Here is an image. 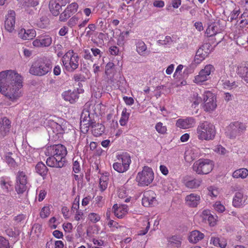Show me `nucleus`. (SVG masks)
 <instances>
[{
    "instance_id": "1",
    "label": "nucleus",
    "mask_w": 248,
    "mask_h": 248,
    "mask_svg": "<svg viewBox=\"0 0 248 248\" xmlns=\"http://www.w3.org/2000/svg\"><path fill=\"white\" fill-rule=\"evenodd\" d=\"M22 80V77L14 71L0 72V92L12 101L17 99L21 95Z\"/></svg>"
},
{
    "instance_id": "2",
    "label": "nucleus",
    "mask_w": 248,
    "mask_h": 248,
    "mask_svg": "<svg viewBox=\"0 0 248 248\" xmlns=\"http://www.w3.org/2000/svg\"><path fill=\"white\" fill-rule=\"evenodd\" d=\"M197 134L199 140H213L216 135L215 127L207 121L201 123L197 128Z\"/></svg>"
},
{
    "instance_id": "3",
    "label": "nucleus",
    "mask_w": 248,
    "mask_h": 248,
    "mask_svg": "<svg viewBox=\"0 0 248 248\" xmlns=\"http://www.w3.org/2000/svg\"><path fill=\"white\" fill-rule=\"evenodd\" d=\"M62 61L65 70L68 72H73L78 67V56L73 50L67 51L62 56Z\"/></svg>"
},
{
    "instance_id": "4",
    "label": "nucleus",
    "mask_w": 248,
    "mask_h": 248,
    "mask_svg": "<svg viewBox=\"0 0 248 248\" xmlns=\"http://www.w3.org/2000/svg\"><path fill=\"white\" fill-rule=\"evenodd\" d=\"M52 68L50 62L39 59L35 62L31 67L30 73L38 76H42L50 72Z\"/></svg>"
},
{
    "instance_id": "5",
    "label": "nucleus",
    "mask_w": 248,
    "mask_h": 248,
    "mask_svg": "<svg viewBox=\"0 0 248 248\" xmlns=\"http://www.w3.org/2000/svg\"><path fill=\"white\" fill-rule=\"evenodd\" d=\"M213 166L212 161L209 159H200L194 163L193 169L198 174H207L211 171Z\"/></svg>"
},
{
    "instance_id": "6",
    "label": "nucleus",
    "mask_w": 248,
    "mask_h": 248,
    "mask_svg": "<svg viewBox=\"0 0 248 248\" xmlns=\"http://www.w3.org/2000/svg\"><path fill=\"white\" fill-rule=\"evenodd\" d=\"M154 179V173L151 168L145 166L141 172L138 173L136 181L141 186H148Z\"/></svg>"
},
{
    "instance_id": "7",
    "label": "nucleus",
    "mask_w": 248,
    "mask_h": 248,
    "mask_svg": "<svg viewBox=\"0 0 248 248\" xmlns=\"http://www.w3.org/2000/svg\"><path fill=\"white\" fill-rule=\"evenodd\" d=\"M118 160L117 162L113 164V169L120 173L126 171L128 169L131 163L130 155L127 153L119 155L118 156Z\"/></svg>"
},
{
    "instance_id": "8",
    "label": "nucleus",
    "mask_w": 248,
    "mask_h": 248,
    "mask_svg": "<svg viewBox=\"0 0 248 248\" xmlns=\"http://www.w3.org/2000/svg\"><path fill=\"white\" fill-rule=\"evenodd\" d=\"M246 129V126L245 124L239 122H234L231 123L227 127L226 133L229 138L234 139L241 135Z\"/></svg>"
},
{
    "instance_id": "9",
    "label": "nucleus",
    "mask_w": 248,
    "mask_h": 248,
    "mask_svg": "<svg viewBox=\"0 0 248 248\" xmlns=\"http://www.w3.org/2000/svg\"><path fill=\"white\" fill-rule=\"evenodd\" d=\"M93 114H91L89 111L84 110L81 116L80 129L83 133H87L90 127H92L95 121L93 119Z\"/></svg>"
},
{
    "instance_id": "10",
    "label": "nucleus",
    "mask_w": 248,
    "mask_h": 248,
    "mask_svg": "<svg viewBox=\"0 0 248 248\" xmlns=\"http://www.w3.org/2000/svg\"><path fill=\"white\" fill-rule=\"evenodd\" d=\"M203 101L204 102L203 108L205 111H213L216 108V97L210 92L207 91L204 93L203 94Z\"/></svg>"
},
{
    "instance_id": "11",
    "label": "nucleus",
    "mask_w": 248,
    "mask_h": 248,
    "mask_svg": "<svg viewBox=\"0 0 248 248\" xmlns=\"http://www.w3.org/2000/svg\"><path fill=\"white\" fill-rule=\"evenodd\" d=\"M27 176L23 171H18L16 178V190L18 194L23 193L27 189Z\"/></svg>"
},
{
    "instance_id": "12",
    "label": "nucleus",
    "mask_w": 248,
    "mask_h": 248,
    "mask_svg": "<svg viewBox=\"0 0 248 248\" xmlns=\"http://www.w3.org/2000/svg\"><path fill=\"white\" fill-rule=\"evenodd\" d=\"M215 70V68L211 64H207L204 68L202 69L199 75L195 78V82L196 83L200 84L205 81L207 80L210 78V75Z\"/></svg>"
},
{
    "instance_id": "13",
    "label": "nucleus",
    "mask_w": 248,
    "mask_h": 248,
    "mask_svg": "<svg viewBox=\"0 0 248 248\" xmlns=\"http://www.w3.org/2000/svg\"><path fill=\"white\" fill-rule=\"evenodd\" d=\"M48 150L50 152L51 155H54L65 161V156L67 155V152L64 145L61 144H54L48 147Z\"/></svg>"
},
{
    "instance_id": "14",
    "label": "nucleus",
    "mask_w": 248,
    "mask_h": 248,
    "mask_svg": "<svg viewBox=\"0 0 248 248\" xmlns=\"http://www.w3.org/2000/svg\"><path fill=\"white\" fill-rule=\"evenodd\" d=\"M156 194L152 190L145 191L142 199V203L144 206L148 207L154 205L156 202Z\"/></svg>"
},
{
    "instance_id": "15",
    "label": "nucleus",
    "mask_w": 248,
    "mask_h": 248,
    "mask_svg": "<svg viewBox=\"0 0 248 248\" xmlns=\"http://www.w3.org/2000/svg\"><path fill=\"white\" fill-rule=\"evenodd\" d=\"M6 17L5 28L8 31L12 32L15 27V12L14 11H10Z\"/></svg>"
},
{
    "instance_id": "16",
    "label": "nucleus",
    "mask_w": 248,
    "mask_h": 248,
    "mask_svg": "<svg viewBox=\"0 0 248 248\" xmlns=\"http://www.w3.org/2000/svg\"><path fill=\"white\" fill-rule=\"evenodd\" d=\"M11 128V122L9 119L4 117L0 120V135L4 137L9 132Z\"/></svg>"
},
{
    "instance_id": "17",
    "label": "nucleus",
    "mask_w": 248,
    "mask_h": 248,
    "mask_svg": "<svg viewBox=\"0 0 248 248\" xmlns=\"http://www.w3.org/2000/svg\"><path fill=\"white\" fill-rule=\"evenodd\" d=\"M195 120L193 118L188 117L186 119H179L177 121L176 125L177 127L186 129L194 126Z\"/></svg>"
},
{
    "instance_id": "18",
    "label": "nucleus",
    "mask_w": 248,
    "mask_h": 248,
    "mask_svg": "<svg viewBox=\"0 0 248 248\" xmlns=\"http://www.w3.org/2000/svg\"><path fill=\"white\" fill-rule=\"evenodd\" d=\"M64 162V160L61 159L54 155H51V156L47 158L46 161V163L48 166L58 168H62Z\"/></svg>"
},
{
    "instance_id": "19",
    "label": "nucleus",
    "mask_w": 248,
    "mask_h": 248,
    "mask_svg": "<svg viewBox=\"0 0 248 248\" xmlns=\"http://www.w3.org/2000/svg\"><path fill=\"white\" fill-rule=\"evenodd\" d=\"M200 196L195 193H191L186 197L185 201L187 205L191 207H196L199 204Z\"/></svg>"
},
{
    "instance_id": "20",
    "label": "nucleus",
    "mask_w": 248,
    "mask_h": 248,
    "mask_svg": "<svg viewBox=\"0 0 248 248\" xmlns=\"http://www.w3.org/2000/svg\"><path fill=\"white\" fill-rule=\"evenodd\" d=\"M19 37L23 40H31L36 36V31L33 29H21L18 32Z\"/></svg>"
},
{
    "instance_id": "21",
    "label": "nucleus",
    "mask_w": 248,
    "mask_h": 248,
    "mask_svg": "<svg viewBox=\"0 0 248 248\" xmlns=\"http://www.w3.org/2000/svg\"><path fill=\"white\" fill-rule=\"evenodd\" d=\"M62 95L65 101H69L71 103L76 102L78 98V93L76 90L65 91Z\"/></svg>"
},
{
    "instance_id": "22",
    "label": "nucleus",
    "mask_w": 248,
    "mask_h": 248,
    "mask_svg": "<svg viewBox=\"0 0 248 248\" xmlns=\"http://www.w3.org/2000/svg\"><path fill=\"white\" fill-rule=\"evenodd\" d=\"M204 235L200 231L195 230L191 232L188 239L190 242L192 243H196L202 239Z\"/></svg>"
},
{
    "instance_id": "23",
    "label": "nucleus",
    "mask_w": 248,
    "mask_h": 248,
    "mask_svg": "<svg viewBox=\"0 0 248 248\" xmlns=\"http://www.w3.org/2000/svg\"><path fill=\"white\" fill-rule=\"evenodd\" d=\"M237 73L244 80L248 83V64L239 66L237 69Z\"/></svg>"
},
{
    "instance_id": "24",
    "label": "nucleus",
    "mask_w": 248,
    "mask_h": 248,
    "mask_svg": "<svg viewBox=\"0 0 248 248\" xmlns=\"http://www.w3.org/2000/svg\"><path fill=\"white\" fill-rule=\"evenodd\" d=\"M62 6L54 0H50L49 3L50 11L54 16H58L60 13Z\"/></svg>"
},
{
    "instance_id": "25",
    "label": "nucleus",
    "mask_w": 248,
    "mask_h": 248,
    "mask_svg": "<svg viewBox=\"0 0 248 248\" xmlns=\"http://www.w3.org/2000/svg\"><path fill=\"white\" fill-rule=\"evenodd\" d=\"M245 198L243 193L238 192L235 194L232 201V204L234 207H240L245 202Z\"/></svg>"
},
{
    "instance_id": "26",
    "label": "nucleus",
    "mask_w": 248,
    "mask_h": 248,
    "mask_svg": "<svg viewBox=\"0 0 248 248\" xmlns=\"http://www.w3.org/2000/svg\"><path fill=\"white\" fill-rule=\"evenodd\" d=\"M36 172L44 178L47 173L48 169L42 162H38L35 166Z\"/></svg>"
},
{
    "instance_id": "27",
    "label": "nucleus",
    "mask_w": 248,
    "mask_h": 248,
    "mask_svg": "<svg viewBox=\"0 0 248 248\" xmlns=\"http://www.w3.org/2000/svg\"><path fill=\"white\" fill-rule=\"evenodd\" d=\"M66 124V122H65L63 120H61V122H60V124L56 122H53L51 124V125L53 128H55L56 134H62L65 132V125Z\"/></svg>"
},
{
    "instance_id": "28",
    "label": "nucleus",
    "mask_w": 248,
    "mask_h": 248,
    "mask_svg": "<svg viewBox=\"0 0 248 248\" xmlns=\"http://www.w3.org/2000/svg\"><path fill=\"white\" fill-rule=\"evenodd\" d=\"M92 133L95 137L101 136L105 131V126L101 124L94 123L92 126Z\"/></svg>"
},
{
    "instance_id": "29",
    "label": "nucleus",
    "mask_w": 248,
    "mask_h": 248,
    "mask_svg": "<svg viewBox=\"0 0 248 248\" xmlns=\"http://www.w3.org/2000/svg\"><path fill=\"white\" fill-rule=\"evenodd\" d=\"M23 6L25 9L26 11L29 14H32L33 11L29 10V8L30 7H34L38 4V1L37 0H23Z\"/></svg>"
},
{
    "instance_id": "30",
    "label": "nucleus",
    "mask_w": 248,
    "mask_h": 248,
    "mask_svg": "<svg viewBox=\"0 0 248 248\" xmlns=\"http://www.w3.org/2000/svg\"><path fill=\"white\" fill-rule=\"evenodd\" d=\"M167 244L169 246L179 248L181 245V239L177 236H172L168 238Z\"/></svg>"
},
{
    "instance_id": "31",
    "label": "nucleus",
    "mask_w": 248,
    "mask_h": 248,
    "mask_svg": "<svg viewBox=\"0 0 248 248\" xmlns=\"http://www.w3.org/2000/svg\"><path fill=\"white\" fill-rule=\"evenodd\" d=\"M248 175V170L245 168L238 169L232 173V176L235 178L244 179Z\"/></svg>"
},
{
    "instance_id": "32",
    "label": "nucleus",
    "mask_w": 248,
    "mask_h": 248,
    "mask_svg": "<svg viewBox=\"0 0 248 248\" xmlns=\"http://www.w3.org/2000/svg\"><path fill=\"white\" fill-rule=\"evenodd\" d=\"M136 46L137 51L140 55H142V53L147 50V46L141 40H137L136 41Z\"/></svg>"
},
{
    "instance_id": "33",
    "label": "nucleus",
    "mask_w": 248,
    "mask_h": 248,
    "mask_svg": "<svg viewBox=\"0 0 248 248\" xmlns=\"http://www.w3.org/2000/svg\"><path fill=\"white\" fill-rule=\"evenodd\" d=\"M202 183L201 179H194L185 183V186L189 188L193 189L198 188Z\"/></svg>"
},
{
    "instance_id": "34",
    "label": "nucleus",
    "mask_w": 248,
    "mask_h": 248,
    "mask_svg": "<svg viewBox=\"0 0 248 248\" xmlns=\"http://www.w3.org/2000/svg\"><path fill=\"white\" fill-rule=\"evenodd\" d=\"M36 24L38 28L45 29L49 24V19L46 16H43L37 21Z\"/></svg>"
},
{
    "instance_id": "35",
    "label": "nucleus",
    "mask_w": 248,
    "mask_h": 248,
    "mask_svg": "<svg viewBox=\"0 0 248 248\" xmlns=\"http://www.w3.org/2000/svg\"><path fill=\"white\" fill-rule=\"evenodd\" d=\"M218 32V27L215 24L209 25L206 31V34L208 37L215 35Z\"/></svg>"
},
{
    "instance_id": "36",
    "label": "nucleus",
    "mask_w": 248,
    "mask_h": 248,
    "mask_svg": "<svg viewBox=\"0 0 248 248\" xmlns=\"http://www.w3.org/2000/svg\"><path fill=\"white\" fill-rule=\"evenodd\" d=\"M129 115L130 114L127 112L126 108H124L122 112L121 118L119 121L120 124L122 126H124L126 124Z\"/></svg>"
},
{
    "instance_id": "37",
    "label": "nucleus",
    "mask_w": 248,
    "mask_h": 248,
    "mask_svg": "<svg viewBox=\"0 0 248 248\" xmlns=\"http://www.w3.org/2000/svg\"><path fill=\"white\" fill-rule=\"evenodd\" d=\"M13 154L9 152L5 155V160L7 164L11 167L16 168L17 166V163L16 162L14 158L12 156Z\"/></svg>"
},
{
    "instance_id": "38",
    "label": "nucleus",
    "mask_w": 248,
    "mask_h": 248,
    "mask_svg": "<svg viewBox=\"0 0 248 248\" xmlns=\"http://www.w3.org/2000/svg\"><path fill=\"white\" fill-rule=\"evenodd\" d=\"M211 241L212 242L213 245L216 247H219L221 248H224L227 245V243L225 241H221L218 237H212Z\"/></svg>"
},
{
    "instance_id": "39",
    "label": "nucleus",
    "mask_w": 248,
    "mask_h": 248,
    "mask_svg": "<svg viewBox=\"0 0 248 248\" xmlns=\"http://www.w3.org/2000/svg\"><path fill=\"white\" fill-rule=\"evenodd\" d=\"M219 83L220 85H221L223 88H233V87L237 86L235 84V82H231L229 80H220L219 81Z\"/></svg>"
},
{
    "instance_id": "40",
    "label": "nucleus",
    "mask_w": 248,
    "mask_h": 248,
    "mask_svg": "<svg viewBox=\"0 0 248 248\" xmlns=\"http://www.w3.org/2000/svg\"><path fill=\"white\" fill-rule=\"evenodd\" d=\"M42 47L49 46L52 43V39L49 36H46L44 37L40 38Z\"/></svg>"
},
{
    "instance_id": "41",
    "label": "nucleus",
    "mask_w": 248,
    "mask_h": 248,
    "mask_svg": "<svg viewBox=\"0 0 248 248\" xmlns=\"http://www.w3.org/2000/svg\"><path fill=\"white\" fill-rule=\"evenodd\" d=\"M172 42L173 40L169 36H166L164 40H159L157 41L158 44L164 46L170 45Z\"/></svg>"
},
{
    "instance_id": "42",
    "label": "nucleus",
    "mask_w": 248,
    "mask_h": 248,
    "mask_svg": "<svg viewBox=\"0 0 248 248\" xmlns=\"http://www.w3.org/2000/svg\"><path fill=\"white\" fill-rule=\"evenodd\" d=\"M72 14L69 12L68 9L66 8V9L62 12L60 16V20L61 21H65L68 18H69Z\"/></svg>"
},
{
    "instance_id": "43",
    "label": "nucleus",
    "mask_w": 248,
    "mask_h": 248,
    "mask_svg": "<svg viewBox=\"0 0 248 248\" xmlns=\"http://www.w3.org/2000/svg\"><path fill=\"white\" fill-rule=\"evenodd\" d=\"M50 213V208L48 206H45L41 209L40 215L42 218H45L48 217Z\"/></svg>"
},
{
    "instance_id": "44",
    "label": "nucleus",
    "mask_w": 248,
    "mask_h": 248,
    "mask_svg": "<svg viewBox=\"0 0 248 248\" xmlns=\"http://www.w3.org/2000/svg\"><path fill=\"white\" fill-rule=\"evenodd\" d=\"M155 129L156 131L160 134H165L167 131V128L165 126L163 125V124L161 122L157 123L155 125Z\"/></svg>"
},
{
    "instance_id": "45",
    "label": "nucleus",
    "mask_w": 248,
    "mask_h": 248,
    "mask_svg": "<svg viewBox=\"0 0 248 248\" xmlns=\"http://www.w3.org/2000/svg\"><path fill=\"white\" fill-rule=\"evenodd\" d=\"M96 29V26L94 24H90L85 29L84 32L86 33V36H90L92 35V31H94Z\"/></svg>"
},
{
    "instance_id": "46",
    "label": "nucleus",
    "mask_w": 248,
    "mask_h": 248,
    "mask_svg": "<svg viewBox=\"0 0 248 248\" xmlns=\"http://www.w3.org/2000/svg\"><path fill=\"white\" fill-rule=\"evenodd\" d=\"M114 215L118 218H121L123 217V213L120 211V209L118 207L117 204H115L113 207L112 209Z\"/></svg>"
},
{
    "instance_id": "47",
    "label": "nucleus",
    "mask_w": 248,
    "mask_h": 248,
    "mask_svg": "<svg viewBox=\"0 0 248 248\" xmlns=\"http://www.w3.org/2000/svg\"><path fill=\"white\" fill-rule=\"evenodd\" d=\"M78 4L76 2H73L70 5H69L67 8L68 9L69 12H70L72 15L77 12L78 8Z\"/></svg>"
},
{
    "instance_id": "48",
    "label": "nucleus",
    "mask_w": 248,
    "mask_h": 248,
    "mask_svg": "<svg viewBox=\"0 0 248 248\" xmlns=\"http://www.w3.org/2000/svg\"><path fill=\"white\" fill-rule=\"evenodd\" d=\"M0 186L4 192L7 193L9 192L11 185L8 182H6L4 180H1Z\"/></svg>"
},
{
    "instance_id": "49",
    "label": "nucleus",
    "mask_w": 248,
    "mask_h": 248,
    "mask_svg": "<svg viewBox=\"0 0 248 248\" xmlns=\"http://www.w3.org/2000/svg\"><path fill=\"white\" fill-rule=\"evenodd\" d=\"M9 243L7 240L0 236V248H9Z\"/></svg>"
},
{
    "instance_id": "50",
    "label": "nucleus",
    "mask_w": 248,
    "mask_h": 248,
    "mask_svg": "<svg viewBox=\"0 0 248 248\" xmlns=\"http://www.w3.org/2000/svg\"><path fill=\"white\" fill-rule=\"evenodd\" d=\"M214 206L215 209L219 213H222L225 210V207L219 202H217Z\"/></svg>"
},
{
    "instance_id": "51",
    "label": "nucleus",
    "mask_w": 248,
    "mask_h": 248,
    "mask_svg": "<svg viewBox=\"0 0 248 248\" xmlns=\"http://www.w3.org/2000/svg\"><path fill=\"white\" fill-rule=\"evenodd\" d=\"M89 218L92 222L96 223L100 220V217L97 214L91 213L89 215Z\"/></svg>"
},
{
    "instance_id": "52",
    "label": "nucleus",
    "mask_w": 248,
    "mask_h": 248,
    "mask_svg": "<svg viewBox=\"0 0 248 248\" xmlns=\"http://www.w3.org/2000/svg\"><path fill=\"white\" fill-rule=\"evenodd\" d=\"M26 218V216L23 214H19L14 217V220L16 224L22 223Z\"/></svg>"
},
{
    "instance_id": "53",
    "label": "nucleus",
    "mask_w": 248,
    "mask_h": 248,
    "mask_svg": "<svg viewBox=\"0 0 248 248\" xmlns=\"http://www.w3.org/2000/svg\"><path fill=\"white\" fill-rule=\"evenodd\" d=\"M42 231V225L38 224H34L31 229V232H33L34 233H36L37 235L39 234Z\"/></svg>"
},
{
    "instance_id": "54",
    "label": "nucleus",
    "mask_w": 248,
    "mask_h": 248,
    "mask_svg": "<svg viewBox=\"0 0 248 248\" xmlns=\"http://www.w3.org/2000/svg\"><path fill=\"white\" fill-rule=\"evenodd\" d=\"M78 20V18L76 16H73L71 18L67 23V25L70 27L71 28L73 27L75 25H76Z\"/></svg>"
},
{
    "instance_id": "55",
    "label": "nucleus",
    "mask_w": 248,
    "mask_h": 248,
    "mask_svg": "<svg viewBox=\"0 0 248 248\" xmlns=\"http://www.w3.org/2000/svg\"><path fill=\"white\" fill-rule=\"evenodd\" d=\"M193 97L194 98L195 100L193 101V103L192 106L194 105L195 106H197L199 105L200 103L202 102L203 99H202L201 97L198 96V94L197 93H194Z\"/></svg>"
},
{
    "instance_id": "56",
    "label": "nucleus",
    "mask_w": 248,
    "mask_h": 248,
    "mask_svg": "<svg viewBox=\"0 0 248 248\" xmlns=\"http://www.w3.org/2000/svg\"><path fill=\"white\" fill-rule=\"evenodd\" d=\"M6 232L10 237H15L19 234V231H13L12 229H7L6 230Z\"/></svg>"
},
{
    "instance_id": "57",
    "label": "nucleus",
    "mask_w": 248,
    "mask_h": 248,
    "mask_svg": "<svg viewBox=\"0 0 248 248\" xmlns=\"http://www.w3.org/2000/svg\"><path fill=\"white\" fill-rule=\"evenodd\" d=\"M202 48L203 49V51H205L209 54L212 51V48L210 43H205L201 46Z\"/></svg>"
},
{
    "instance_id": "58",
    "label": "nucleus",
    "mask_w": 248,
    "mask_h": 248,
    "mask_svg": "<svg viewBox=\"0 0 248 248\" xmlns=\"http://www.w3.org/2000/svg\"><path fill=\"white\" fill-rule=\"evenodd\" d=\"M205 57L204 56V54H196L194 58V61L196 63H200L202 61H203Z\"/></svg>"
},
{
    "instance_id": "59",
    "label": "nucleus",
    "mask_w": 248,
    "mask_h": 248,
    "mask_svg": "<svg viewBox=\"0 0 248 248\" xmlns=\"http://www.w3.org/2000/svg\"><path fill=\"white\" fill-rule=\"evenodd\" d=\"M114 67V64L112 62H108L105 68V73L107 75H108L110 73L109 71L111 69H112Z\"/></svg>"
},
{
    "instance_id": "60",
    "label": "nucleus",
    "mask_w": 248,
    "mask_h": 248,
    "mask_svg": "<svg viewBox=\"0 0 248 248\" xmlns=\"http://www.w3.org/2000/svg\"><path fill=\"white\" fill-rule=\"evenodd\" d=\"M83 216H84V214L81 210H77L76 212V214L75 216V219L77 221H79L80 219H83Z\"/></svg>"
},
{
    "instance_id": "61",
    "label": "nucleus",
    "mask_w": 248,
    "mask_h": 248,
    "mask_svg": "<svg viewBox=\"0 0 248 248\" xmlns=\"http://www.w3.org/2000/svg\"><path fill=\"white\" fill-rule=\"evenodd\" d=\"M79 198L77 200V198H76L75 201L72 206V210L73 212H75V210L77 211V210H79Z\"/></svg>"
},
{
    "instance_id": "62",
    "label": "nucleus",
    "mask_w": 248,
    "mask_h": 248,
    "mask_svg": "<svg viewBox=\"0 0 248 248\" xmlns=\"http://www.w3.org/2000/svg\"><path fill=\"white\" fill-rule=\"evenodd\" d=\"M109 51L112 55H116L118 54L119 49L118 47L116 46H112L109 47Z\"/></svg>"
},
{
    "instance_id": "63",
    "label": "nucleus",
    "mask_w": 248,
    "mask_h": 248,
    "mask_svg": "<svg viewBox=\"0 0 248 248\" xmlns=\"http://www.w3.org/2000/svg\"><path fill=\"white\" fill-rule=\"evenodd\" d=\"M73 171L75 173H78L80 171V167L79 163L77 161H75L73 167Z\"/></svg>"
},
{
    "instance_id": "64",
    "label": "nucleus",
    "mask_w": 248,
    "mask_h": 248,
    "mask_svg": "<svg viewBox=\"0 0 248 248\" xmlns=\"http://www.w3.org/2000/svg\"><path fill=\"white\" fill-rule=\"evenodd\" d=\"M46 191L45 190H41L38 195V201L42 202L46 197Z\"/></svg>"
}]
</instances>
